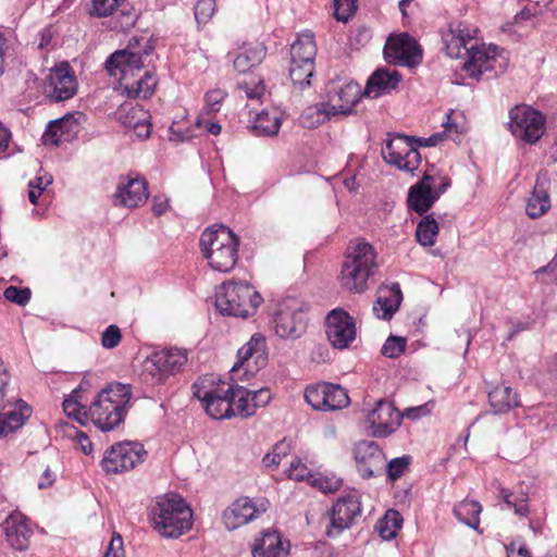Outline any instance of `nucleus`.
Instances as JSON below:
<instances>
[{
  "instance_id": "obj_39",
  "label": "nucleus",
  "mask_w": 557,
  "mask_h": 557,
  "mask_svg": "<svg viewBox=\"0 0 557 557\" xmlns=\"http://www.w3.org/2000/svg\"><path fill=\"white\" fill-rule=\"evenodd\" d=\"M70 123L71 121L66 119L50 122L42 135L44 145L59 146L63 141L67 140V125Z\"/></svg>"
},
{
  "instance_id": "obj_13",
  "label": "nucleus",
  "mask_w": 557,
  "mask_h": 557,
  "mask_svg": "<svg viewBox=\"0 0 557 557\" xmlns=\"http://www.w3.org/2000/svg\"><path fill=\"white\" fill-rule=\"evenodd\" d=\"M145 456L144 446L137 442L117 443L104 453L101 466L104 472L116 474L135 468Z\"/></svg>"
},
{
  "instance_id": "obj_59",
  "label": "nucleus",
  "mask_w": 557,
  "mask_h": 557,
  "mask_svg": "<svg viewBox=\"0 0 557 557\" xmlns=\"http://www.w3.org/2000/svg\"><path fill=\"white\" fill-rule=\"evenodd\" d=\"M225 98V92L221 89H213L206 94V108L209 112H218L221 108L222 101Z\"/></svg>"
},
{
  "instance_id": "obj_40",
  "label": "nucleus",
  "mask_w": 557,
  "mask_h": 557,
  "mask_svg": "<svg viewBox=\"0 0 557 557\" xmlns=\"http://www.w3.org/2000/svg\"><path fill=\"white\" fill-rule=\"evenodd\" d=\"M147 119H150L149 112L138 104H123L120 109L119 120L128 132L140 122L147 121Z\"/></svg>"
},
{
  "instance_id": "obj_31",
  "label": "nucleus",
  "mask_w": 557,
  "mask_h": 557,
  "mask_svg": "<svg viewBox=\"0 0 557 557\" xmlns=\"http://www.w3.org/2000/svg\"><path fill=\"white\" fill-rule=\"evenodd\" d=\"M472 35L461 24H457L455 27L449 26V29L443 34V42L448 57L459 58L462 50L468 52V44L472 40Z\"/></svg>"
},
{
  "instance_id": "obj_18",
  "label": "nucleus",
  "mask_w": 557,
  "mask_h": 557,
  "mask_svg": "<svg viewBox=\"0 0 557 557\" xmlns=\"http://www.w3.org/2000/svg\"><path fill=\"white\" fill-rule=\"evenodd\" d=\"M238 361L232 368V372L245 370V373L253 374L268 362V349L264 335L255 333L250 339L238 349Z\"/></svg>"
},
{
  "instance_id": "obj_32",
  "label": "nucleus",
  "mask_w": 557,
  "mask_h": 557,
  "mask_svg": "<svg viewBox=\"0 0 557 557\" xmlns=\"http://www.w3.org/2000/svg\"><path fill=\"white\" fill-rule=\"evenodd\" d=\"M282 119L283 113L277 108H268L256 114L251 121V128L259 136H276Z\"/></svg>"
},
{
  "instance_id": "obj_55",
  "label": "nucleus",
  "mask_w": 557,
  "mask_h": 557,
  "mask_svg": "<svg viewBox=\"0 0 557 557\" xmlns=\"http://www.w3.org/2000/svg\"><path fill=\"white\" fill-rule=\"evenodd\" d=\"M411 458L409 456H403L392 459L386 466L388 478L392 481L399 479L407 470Z\"/></svg>"
},
{
  "instance_id": "obj_47",
  "label": "nucleus",
  "mask_w": 557,
  "mask_h": 557,
  "mask_svg": "<svg viewBox=\"0 0 557 557\" xmlns=\"http://www.w3.org/2000/svg\"><path fill=\"white\" fill-rule=\"evenodd\" d=\"M443 126L445 128V136L450 137L455 141L458 140L459 137L468 131V125L463 121L461 114L455 112H450L447 115V121L443 124Z\"/></svg>"
},
{
  "instance_id": "obj_43",
  "label": "nucleus",
  "mask_w": 557,
  "mask_h": 557,
  "mask_svg": "<svg viewBox=\"0 0 557 557\" xmlns=\"http://www.w3.org/2000/svg\"><path fill=\"white\" fill-rule=\"evenodd\" d=\"M77 392L74 391L63 401V411L69 418H73L81 424H86L89 421V409L86 410L77 399Z\"/></svg>"
},
{
  "instance_id": "obj_36",
  "label": "nucleus",
  "mask_w": 557,
  "mask_h": 557,
  "mask_svg": "<svg viewBox=\"0 0 557 557\" xmlns=\"http://www.w3.org/2000/svg\"><path fill=\"white\" fill-rule=\"evenodd\" d=\"M265 55L264 48L260 46L256 47H243L234 59V67L239 73H246L252 67L260 64Z\"/></svg>"
},
{
  "instance_id": "obj_53",
  "label": "nucleus",
  "mask_w": 557,
  "mask_h": 557,
  "mask_svg": "<svg viewBox=\"0 0 557 557\" xmlns=\"http://www.w3.org/2000/svg\"><path fill=\"white\" fill-rule=\"evenodd\" d=\"M286 472L289 479L296 481H308L309 484L310 479L313 475V473L308 469V467L297 458L290 460L289 467Z\"/></svg>"
},
{
  "instance_id": "obj_19",
  "label": "nucleus",
  "mask_w": 557,
  "mask_h": 557,
  "mask_svg": "<svg viewBox=\"0 0 557 557\" xmlns=\"http://www.w3.org/2000/svg\"><path fill=\"white\" fill-rule=\"evenodd\" d=\"M77 91L76 76L69 63L55 65L48 76L45 86L46 95L53 101H64L72 98Z\"/></svg>"
},
{
  "instance_id": "obj_41",
  "label": "nucleus",
  "mask_w": 557,
  "mask_h": 557,
  "mask_svg": "<svg viewBox=\"0 0 557 557\" xmlns=\"http://www.w3.org/2000/svg\"><path fill=\"white\" fill-rule=\"evenodd\" d=\"M440 227L435 219L432 216H424L418 224L416 230V237L419 244L425 247H431L435 244L436 236Z\"/></svg>"
},
{
  "instance_id": "obj_54",
  "label": "nucleus",
  "mask_w": 557,
  "mask_h": 557,
  "mask_svg": "<svg viewBox=\"0 0 557 557\" xmlns=\"http://www.w3.org/2000/svg\"><path fill=\"white\" fill-rule=\"evenodd\" d=\"M358 0H334V16L337 21L347 22L356 12Z\"/></svg>"
},
{
  "instance_id": "obj_1",
  "label": "nucleus",
  "mask_w": 557,
  "mask_h": 557,
  "mask_svg": "<svg viewBox=\"0 0 557 557\" xmlns=\"http://www.w3.org/2000/svg\"><path fill=\"white\" fill-rule=\"evenodd\" d=\"M152 50L153 47L148 39L134 37L129 39L125 49L115 51L107 60L106 67L109 74L119 78L128 98L147 99L154 92L158 81L152 72H146L136 81L132 79L145 66V60Z\"/></svg>"
},
{
  "instance_id": "obj_12",
  "label": "nucleus",
  "mask_w": 557,
  "mask_h": 557,
  "mask_svg": "<svg viewBox=\"0 0 557 557\" xmlns=\"http://www.w3.org/2000/svg\"><path fill=\"white\" fill-rule=\"evenodd\" d=\"M274 333L283 339H297L306 331V313L295 299L283 301L272 318Z\"/></svg>"
},
{
  "instance_id": "obj_23",
  "label": "nucleus",
  "mask_w": 557,
  "mask_h": 557,
  "mask_svg": "<svg viewBox=\"0 0 557 557\" xmlns=\"http://www.w3.org/2000/svg\"><path fill=\"white\" fill-rule=\"evenodd\" d=\"M384 54L388 62L406 65H413L421 59L417 41L405 33L388 38L384 47Z\"/></svg>"
},
{
  "instance_id": "obj_15",
  "label": "nucleus",
  "mask_w": 557,
  "mask_h": 557,
  "mask_svg": "<svg viewBox=\"0 0 557 557\" xmlns=\"http://www.w3.org/2000/svg\"><path fill=\"white\" fill-rule=\"evenodd\" d=\"M382 157L388 164L406 172L416 171L421 162L413 138L403 135H395L386 140Z\"/></svg>"
},
{
  "instance_id": "obj_16",
  "label": "nucleus",
  "mask_w": 557,
  "mask_h": 557,
  "mask_svg": "<svg viewBox=\"0 0 557 557\" xmlns=\"http://www.w3.org/2000/svg\"><path fill=\"white\" fill-rule=\"evenodd\" d=\"M268 505L264 498L239 497L223 511V523L227 530H236L258 519L267 511Z\"/></svg>"
},
{
  "instance_id": "obj_45",
  "label": "nucleus",
  "mask_w": 557,
  "mask_h": 557,
  "mask_svg": "<svg viewBox=\"0 0 557 557\" xmlns=\"http://www.w3.org/2000/svg\"><path fill=\"white\" fill-rule=\"evenodd\" d=\"M333 116L329 114L327 107L323 103L321 107H310L300 115V123L308 128H314L324 123L325 120Z\"/></svg>"
},
{
  "instance_id": "obj_49",
  "label": "nucleus",
  "mask_w": 557,
  "mask_h": 557,
  "mask_svg": "<svg viewBox=\"0 0 557 557\" xmlns=\"http://www.w3.org/2000/svg\"><path fill=\"white\" fill-rule=\"evenodd\" d=\"M289 455V444L285 441L277 443L271 453L267 454L262 462L267 468L280 466L285 458Z\"/></svg>"
},
{
  "instance_id": "obj_17",
  "label": "nucleus",
  "mask_w": 557,
  "mask_h": 557,
  "mask_svg": "<svg viewBox=\"0 0 557 557\" xmlns=\"http://www.w3.org/2000/svg\"><path fill=\"white\" fill-rule=\"evenodd\" d=\"M327 339L337 349H345L356 339V322L348 312L343 309H333L326 317Z\"/></svg>"
},
{
  "instance_id": "obj_62",
  "label": "nucleus",
  "mask_w": 557,
  "mask_h": 557,
  "mask_svg": "<svg viewBox=\"0 0 557 557\" xmlns=\"http://www.w3.org/2000/svg\"><path fill=\"white\" fill-rule=\"evenodd\" d=\"M432 408H433L432 403H425L420 406L407 408L404 411L403 416L408 419L417 420V419H420L421 417L428 416L431 412Z\"/></svg>"
},
{
  "instance_id": "obj_11",
  "label": "nucleus",
  "mask_w": 557,
  "mask_h": 557,
  "mask_svg": "<svg viewBox=\"0 0 557 557\" xmlns=\"http://www.w3.org/2000/svg\"><path fill=\"white\" fill-rule=\"evenodd\" d=\"M508 127L515 137L534 144L544 134L545 117L529 106H517L509 112Z\"/></svg>"
},
{
  "instance_id": "obj_44",
  "label": "nucleus",
  "mask_w": 557,
  "mask_h": 557,
  "mask_svg": "<svg viewBox=\"0 0 557 557\" xmlns=\"http://www.w3.org/2000/svg\"><path fill=\"white\" fill-rule=\"evenodd\" d=\"M313 72V62H294L292 60L289 76L295 85H299L301 88L310 85Z\"/></svg>"
},
{
  "instance_id": "obj_26",
  "label": "nucleus",
  "mask_w": 557,
  "mask_h": 557,
  "mask_svg": "<svg viewBox=\"0 0 557 557\" xmlns=\"http://www.w3.org/2000/svg\"><path fill=\"white\" fill-rule=\"evenodd\" d=\"M5 540L16 550L28 548L33 536V529L28 519L20 511L12 512L2 523Z\"/></svg>"
},
{
  "instance_id": "obj_7",
  "label": "nucleus",
  "mask_w": 557,
  "mask_h": 557,
  "mask_svg": "<svg viewBox=\"0 0 557 557\" xmlns=\"http://www.w3.org/2000/svg\"><path fill=\"white\" fill-rule=\"evenodd\" d=\"M194 396L199 399L207 413L215 420L234 417L232 385L226 382L215 384L213 377H203L194 384Z\"/></svg>"
},
{
  "instance_id": "obj_8",
  "label": "nucleus",
  "mask_w": 557,
  "mask_h": 557,
  "mask_svg": "<svg viewBox=\"0 0 557 557\" xmlns=\"http://www.w3.org/2000/svg\"><path fill=\"white\" fill-rule=\"evenodd\" d=\"M467 54L468 58L461 70L465 77L468 78L479 81L484 73L499 75L506 71L508 65L505 51L493 45L470 46Z\"/></svg>"
},
{
  "instance_id": "obj_6",
  "label": "nucleus",
  "mask_w": 557,
  "mask_h": 557,
  "mask_svg": "<svg viewBox=\"0 0 557 557\" xmlns=\"http://www.w3.org/2000/svg\"><path fill=\"white\" fill-rule=\"evenodd\" d=\"M261 300L249 283L230 281L221 285L215 306L223 314L247 318L256 312Z\"/></svg>"
},
{
  "instance_id": "obj_21",
  "label": "nucleus",
  "mask_w": 557,
  "mask_h": 557,
  "mask_svg": "<svg viewBox=\"0 0 557 557\" xmlns=\"http://www.w3.org/2000/svg\"><path fill=\"white\" fill-rule=\"evenodd\" d=\"M330 92L329 101L325 104L329 114L333 116L351 114L355 106L363 95L359 84L356 82L333 86Z\"/></svg>"
},
{
  "instance_id": "obj_58",
  "label": "nucleus",
  "mask_w": 557,
  "mask_h": 557,
  "mask_svg": "<svg viewBox=\"0 0 557 557\" xmlns=\"http://www.w3.org/2000/svg\"><path fill=\"white\" fill-rule=\"evenodd\" d=\"M124 0H92V14L97 16H108L123 2Z\"/></svg>"
},
{
  "instance_id": "obj_34",
  "label": "nucleus",
  "mask_w": 557,
  "mask_h": 557,
  "mask_svg": "<svg viewBox=\"0 0 557 557\" xmlns=\"http://www.w3.org/2000/svg\"><path fill=\"white\" fill-rule=\"evenodd\" d=\"M317 54V46L313 34L305 32L298 35L290 48V55L294 62H313Z\"/></svg>"
},
{
  "instance_id": "obj_30",
  "label": "nucleus",
  "mask_w": 557,
  "mask_h": 557,
  "mask_svg": "<svg viewBox=\"0 0 557 557\" xmlns=\"http://www.w3.org/2000/svg\"><path fill=\"white\" fill-rule=\"evenodd\" d=\"M400 82L396 71H375L368 79L363 96L375 99L394 90Z\"/></svg>"
},
{
  "instance_id": "obj_24",
  "label": "nucleus",
  "mask_w": 557,
  "mask_h": 557,
  "mask_svg": "<svg viewBox=\"0 0 557 557\" xmlns=\"http://www.w3.org/2000/svg\"><path fill=\"white\" fill-rule=\"evenodd\" d=\"M149 197L148 183L141 176H122L114 194V201L126 208H137Z\"/></svg>"
},
{
  "instance_id": "obj_37",
  "label": "nucleus",
  "mask_w": 557,
  "mask_h": 557,
  "mask_svg": "<svg viewBox=\"0 0 557 557\" xmlns=\"http://www.w3.org/2000/svg\"><path fill=\"white\" fill-rule=\"evenodd\" d=\"M481 511V504L471 499H463L454 508L456 518L473 530L479 529Z\"/></svg>"
},
{
  "instance_id": "obj_14",
  "label": "nucleus",
  "mask_w": 557,
  "mask_h": 557,
  "mask_svg": "<svg viewBox=\"0 0 557 557\" xmlns=\"http://www.w3.org/2000/svg\"><path fill=\"white\" fill-rule=\"evenodd\" d=\"M361 513V496L357 491L341 496L330 511L326 535L329 537L338 536L344 530L349 529Z\"/></svg>"
},
{
  "instance_id": "obj_52",
  "label": "nucleus",
  "mask_w": 557,
  "mask_h": 557,
  "mask_svg": "<svg viewBox=\"0 0 557 557\" xmlns=\"http://www.w3.org/2000/svg\"><path fill=\"white\" fill-rule=\"evenodd\" d=\"M216 9L215 0H199L195 5V17L198 24H207Z\"/></svg>"
},
{
  "instance_id": "obj_9",
  "label": "nucleus",
  "mask_w": 557,
  "mask_h": 557,
  "mask_svg": "<svg viewBox=\"0 0 557 557\" xmlns=\"http://www.w3.org/2000/svg\"><path fill=\"white\" fill-rule=\"evenodd\" d=\"M188 360L187 350L165 348L152 352L144 362V375L152 383H164L170 376L181 372Z\"/></svg>"
},
{
  "instance_id": "obj_57",
  "label": "nucleus",
  "mask_w": 557,
  "mask_h": 557,
  "mask_svg": "<svg viewBox=\"0 0 557 557\" xmlns=\"http://www.w3.org/2000/svg\"><path fill=\"white\" fill-rule=\"evenodd\" d=\"M122 339V333L117 325H109L101 335V345L107 349L115 348Z\"/></svg>"
},
{
  "instance_id": "obj_5",
  "label": "nucleus",
  "mask_w": 557,
  "mask_h": 557,
  "mask_svg": "<svg viewBox=\"0 0 557 557\" xmlns=\"http://www.w3.org/2000/svg\"><path fill=\"white\" fill-rule=\"evenodd\" d=\"M376 267V252L373 246L362 240L355 243L348 248L342 265V287L350 293H363Z\"/></svg>"
},
{
  "instance_id": "obj_2",
  "label": "nucleus",
  "mask_w": 557,
  "mask_h": 557,
  "mask_svg": "<svg viewBox=\"0 0 557 557\" xmlns=\"http://www.w3.org/2000/svg\"><path fill=\"white\" fill-rule=\"evenodd\" d=\"M202 257L209 267L219 272H230L237 263L239 238L225 225L207 227L199 240Z\"/></svg>"
},
{
  "instance_id": "obj_61",
  "label": "nucleus",
  "mask_w": 557,
  "mask_h": 557,
  "mask_svg": "<svg viewBox=\"0 0 557 557\" xmlns=\"http://www.w3.org/2000/svg\"><path fill=\"white\" fill-rule=\"evenodd\" d=\"M103 557H125L123 539L120 534H113Z\"/></svg>"
},
{
  "instance_id": "obj_48",
  "label": "nucleus",
  "mask_w": 557,
  "mask_h": 557,
  "mask_svg": "<svg viewBox=\"0 0 557 557\" xmlns=\"http://www.w3.org/2000/svg\"><path fill=\"white\" fill-rule=\"evenodd\" d=\"M310 485L318 487L324 493H333L342 486V479L336 475H324L321 473H313L310 479Z\"/></svg>"
},
{
  "instance_id": "obj_3",
  "label": "nucleus",
  "mask_w": 557,
  "mask_h": 557,
  "mask_svg": "<svg viewBox=\"0 0 557 557\" xmlns=\"http://www.w3.org/2000/svg\"><path fill=\"white\" fill-rule=\"evenodd\" d=\"M131 398V385L110 384L91 403L89 420L103 432L115 429L124 421Z\"/></svg>"
},
{
  "instance_id": "obj_46",
  "label": "nucleus",
  "mask_w": 557,
  "mask_h": 557,
  "mask_svg": "<svg viewBox=\"0 0 557 557\" xmlns=\"http://www.w3.org/2000/svg\"><path fill=\"white\" fill-rule=\"evenodd\" d=\"M325 388H329V383H318L306 388L305 399L313 409L325 411Z\"/></svg>"
},
{
  "instance_id": "obj_33",
  "label": "nucleus",
  "mask_w": 557,
  "mask_h": 557,
  "mask_svg": "<svg viewBox=\"0 0 557 557\" xmlns=\"http://www.w3.org/2000/svg\"><path fill=\"white\" fill-rule=\"evenodd\" d=\"M30 412L27 404L20 400L13 410L0 413V438L20 429L29 418Z\"/></svg>"
},
{
  "instance_id": "obj_22",
  "label": "nucleus",
  "mask_w": 557,
  "mask_h": 557,
  "mask_svg": "<svg viewBox=\"0 0 557 557\" xmlns=\"http://www.w3.org/2000/svg\"><path fill=\"white\" fill-rule=\"evenodd\" d=\"M272 399L269 388L248 391L239 385H232V404L234 416L247 418L253 416L258 408L267 406Z\"/></svg>"
},
{
  "instance_id": "obj_38",
  "label": "nucleus",
  "mask_w": 557,
  "mask_h": 557,
  "mask_svg": "<svg viewBox=\"0 0 557 557\" xmlns=\"http://www.w3.org/2000/svg\"><path fill=\"white\" fill-rule=\"evenodd\" d=\"M401 515L397 510L389 509L386 511L384 517L377 521L376 530L383 540L389 541L397 535V532L401 529Z\"/></svg>"
},
{
  "instance_id": "obj_35",
  "label": "nucleus",
  "mask_w": 557,
  "mask_h": 557,
  "mask_svg": "<svg viewBox=\"0 0 557 557\" xmlns=\"http://www.w3.org/2000/svg\"><path fill=\"white\" fill-rule=\"evenodd\" d=\"M488 400L497 413L507 412L519 405L517 393L504 385L494 387L488 394Z\"/></svg>"
},
{
  "instance_id": "obj_25",
  "label": "nucleus",
  "mask_w": 557,
  "mask_h": 557,
  "mask_svg": "<svg viewBox=\"0 0 557 557\" xmlns=\"http://www.w3.org/2000/svg\"><path fill=\"white\" fill-rule=\"evenodd\" d=\"M355 460L359 474L370 479L379 473L385 465V457L373 441H361L355 446Z\"/></svg>"
},
{
  "instance_id": "obj_63",
  "label": "nucleus",
  "mask_w": 557,
  "mask_h": 557,
  "mask_svg": "<svg viewBox=\"0 0 557 557\" xmlns=\"http://www.w3.org/2000/svg\"><path fill=\"white\" fill-rule=\"evenodd\" d=\"M170 135L169 139L174 143H183L190 140L194 137V134L189 128L182 129L173 123L169 128Z\"/></svg>"
},
{
  "instance_id": "obj_51",
  "label": "nucleus",
  "mask_w": 557,
  "mask_h": 557,
  "mask_svg": "<svg viewBox=\"0 0 557 557\" xmlns=\"http://www.w3.org/2000/svg\"><path fill=\"white\" fill-rule=\"evenodd\" d=\"M407 342L404 337L389 336L381 351L385 357L398 358L406 349Z\"/></svg>"
},
{
  "instance_id": "obj_10",
  "label": "nucleus",
  "mask_w": 557,
  "mask_h": 557,
  "mask_svg": "<svg viewBox=\"0 0 557 557\" xmlns=\"http://www.w3.org/2000/svg\"><path fill=\"white\" fill-rule=\"evenodd\" d=\"M449 186V178L424 173L422 178L409 188L407 197L409 209L419 214L429 211Z\"/></svg>"
},
{
  "instance_id": "obj_4",
  "label": "nucleus",
  "mask_w": 557,
  "mask_h": 557,
  "mask_svg": "<svg viewBox=\"0 0 557 557\" xmlns=\"http://www.w3.org/2000/svg\"><path fill=\"white\" fill-rule=\"evenodd\" d=\"M193 511L185 500L175 494L157 498L151 510L153 529L163 537L176 539L187 532L193 524Z\"/></svg>"
},
{
  "instance_id": "obj_42",
  "label": "nucleus",
  "mask_w": 557,
  "mask_h": 557,
  "mask_svg": "<svg viewBox=\"0 0 557 557\" xmlns=\"http://www.w3.org/2000/svg\"><path fill=\"white\" fill-rule=\"evenodd\" d=\"M325 411H333L345 408L349 404V397L345 388L339 385L330 384L325 388Z\"/></svg>"
},
{
  "instance_id": "obj_64",
  "label": "nucleus",
  "mask_w": 557,
  "mask_h": 557,
  "mask_svg": "<svg viewBox=\"0 0 557 557\" xmlns=\"http://www.w3.org/2000/svg\"><path fill=\"white\" fill-rule=\"evenodd\" d=\"M152 129V124L150 122V119H147L145 122H140L135 127H133L131 131L134 132V134L137 136V138L144 140L147 139Z\"/></svg>"
},
{
  "instance_id": "obj_56",
  "label": "nucleus",
  "mask_w": 557,
  "mask_h": 557,
  "mask_svg": "<svg viewBox=\"0 0 557 557\" xmlns=\"http://www.w3.org/2000/svg\"><path fill=\"white\" fill-rule=\"evenodd\" d=\"M5 299L18 305L25 306L28 304L30 299V289L29 288H20L16 286H9L4 289L3 293Z\"/></svg>"
},
{
  "instance_id": "obj_27",
  "label": "nucleus",
  "mask_w": 557,
  "mask_h": 557,
  "mask_svg": "<svg viewBox=\"0 0 557 557\" xmlns=\"http://www.w3.org/2000/svg\"><path fill=\"white\" fill-rule=\"evenodd\" d=\"M289 552L288 542L275 530H264L257 535L251 544L252 557H286Z\"/></svg>"
},
{
  "instance_id": "obj_60",
  "label": "nucleus",
  "mask_w": 557,
  "mask_h": 557,
  "mask_svg": "<svg viewBox=\"0 0 557 557\" xmlns=\"http://www.w3.org/2000/svg\"><path fill=\"white\" fill-rule=\"evenodd\" d=\"M500 495L508 507L513 508L517 515L524 516L528 513L529 509L523 499L521 502H517L513 499V495L506 488L500 490Z\"/></svg>"
},
{
  "instance_id": "obj_29",
  "label": "nucleus",
  "mask_w": 557,
  "mask_h": 557,
  "mask_svg": "<svg viewBox=\"0 0 557 557\" xmlns=\"http://www.w3.org/2000/svg\"><path fill=\"white\" fill-rule=\"evenodd\" d=\"M403 294L397 283L381 286L377 289L376 301L373 306L375 315L380 319L389 320L400 306Z\"/></svg>"
},
{
  "instance_id": "obj_28",
  "label": "nucleus",
  "mask_w": 557,
  "mask_h": 557,
  "mask_svg": "<svg viewBox=\"0 0 557 557\" xmlns=\"http://www.w3.org/2000/svg\"><path fill=\"white\" fill-rule=\"evenodd\" d=\"M548 176L546 172H540L536 176L533 191L527 199L525 213L531 219L543 216L550 208V199L547 193Z\"/></svg>"
},
{
  "instance_id": "obj_50",
  "label": "nucleus",
  "mask_w": 557,
  "mask_h": 557,
  "mask_svg": "<svg viewBox=\"0 0 557 557\" xmlns=\"http://www.w3.org/2000/svg\"><path fill=\"white\" fill-rule=\"evenodd\" d=\"M238 89L249 99H259L263 95L265 87L259 77L251 76L238 82Z\"/></svg>"
},
{
  "instance_id": "obj_20",
  "label": "nucleus",
  "mask_w": 557,
  "mask_h": 557,
  "mask_svg": "<svg viewBox=\"0 0 557 557\" xmlns=\"http://www.w3.org/2000/svg\"><path fill=\"white\" fill-rule=\"evenodd\" d=\"M366 424L371 435L385 437L397 430L400 424V414L389 401L379 400L368 412Z\"/></svg>"
}]
</instances>
